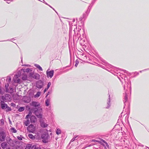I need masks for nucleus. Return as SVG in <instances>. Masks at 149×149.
I'll return each mask as SVG.
<instances>
[{
  "mask_svg": "<svg viewBox=\"0 0 149 149\" xmlns=\"http://www.w3.org/2000/svg\"><path fill=\"white\" fill-rule=\"evenodd\" d=\"M95 53V55L97 58L95 57L94 56V63L97 64L100 67L108 70L115 75H116L115 74L119 73L118 71L115 69L116 68L108 63L105 60L100 57L98 54L96 52Z\"/></svg>",
  "mask_w": 149,
  "mask_h": 149,
  "instance_id": "1",
  "label": "nucleus"
},
{
  "mask_svg": "<svg viewBox=\"0 0 149 149\" xmlns=\"http://www.w3.org/2000/svg\"><path fill=\"white\" fill-rule=\"evenodd\" d=\"M24 73V72L22 71V69L19 71L17 72V74L15 75L13 80L15 82L19 84L21 83L22 82V80L18 78L21 75H22Z\"/></svg>",
  "mask_w": 149,
  "mask_h": 149,
  "instance_id": "2",
  "label": "nucleus"
},
{
  "mask_svg": "<svg viewBox=\"0 0 149 149\" xmlns=\"http://www.w3.org/2000/svg\"><path fill=\"white\" fill-rule=\"evenodd\" d=\"M34 111L33 113L38 118H41L42 117V109L40 107H38V108H34L33 109Z\"/></svg>",
  "mask_w": 149,
  "mask_h": 149,
  "instance_id": "3",
  "label": "nucleus"
},
{
  "mask_svg": "<svg viewBox=\"0 0 149 149\" xmlns=\"http://www.w3.org/2000/svg\"><path fill=\"white\" fill-rule=\"evenodd\" d=\"M2 99L4 101H10L11 100V97L10 95L8 94H6L5 95L4 97L3 96H2Z\"/></svg>",
  "mask_w": 149,
  "mask_h": 149,
  "instance_id": "4",
  "label": "nucleus"
},
{
  "mask_svg": "<svg viewBox=\"0 0 149 149\" xmlns=\"http://www.w3.org/2000/svg\"><path fill=\"white\" fill-rule=\"evenodd\" d=\"M40 126L43 127H45L47 126V124H46V121L45 120L42 118L40 120Z\"/></svg>",
  "mask_w": 149,
  "mask_h": 149,
  "instance_id": "5",
  "label": "nucleus"
},
{
  "mask_svg": "<svg viewBox=\"0 0 149 149\" xmlns=\"http://www.w3.org/2000/svg\"><path fill=\"white\" fill-rule=\"evenodd\" d=\"M30 75V77L36 79H39L40 78V76L38 73H31Z\"/></svg>",
  "mask_w": 149,
  "mask_h": 149,
  "instance_id": "6",
  "label": "nucleus"
},
{
  "mask_svg": "<svg viewBox=\"0 0 149 149\" xmlns=\"http://www.w3.org/2000/svg\"><path fill=\"white\" fill-rule=\"evenodd\" d=\"M27 130L29 132L33 133L36 130V128L33 125L31 124L28 127Z\"/></svg>",
  "mask_w": 149,
  "mask_h": 149,
  "instance_id": "7",
  "label": "nucleus"
},
{
  "mask_svg": "<svg viewBox=\"0 0 149 149\" xmlns=\"http://www.w3.org/2000/svg\"><path fill=\"white\" fill-rule=\"evenodd\" d=\"M54 72V70L49 71V69H48L46 72L47 77L48 78L50 77L51 78H52L53 76Z\"/></svg>",
  "mask_w": 149,
  "mask_h": 149,
  "instance_id": "8",
  "label": "nucleus"
},
{
  "mask_svg": "<svg viewBox=\"0 0 149 149\" xmlns=\"http://www.w3.org/2000/svg\"><path fill=\"white\" fill-rule=\"evenodd\" d=\"M6 134L3 132H0V140L1 141H5L6 138Z\"/></svg>",
  "mask_w": 149,
  "mask_h": 149,
  "instance_id": "9",
  "label": "nucleus"
},
{
  "mask_svg": "<svg viewBox=\"0 0 149 149\" xmlns=\"http://www.w3.org/2000/svg\"><path fill=\"white\" fill-rule=\"evenodd\" d=\"M30 105L33 107H35L36 108H38L40 107V104L39 102L36 101H33L30 103Z\"/></svg>",
  "mask_w": 149,
  "mask_h": 149,
  "instance_id": "10",
  "label": "nucleus"
},
{
  "mask_svg": "<svg viewBox=\"0 0 149 149\" xmlns=\"http://www.w3.org/2000/svg\"><path fill=\"white\" fill-rule=\"evenodd\" d=\"M124 97L123 99V101L124 103V108L125 107V106L127 104H128V102H127V100H128V98L127 97V95L126 92L125 93V94Z\"/></svg>",
  "mask_w": 149,
  "mask_h": 149,
  "instance_id": "11",
  "label": "nucleus"
},
{
  "mask_svg": "<svg viewBox=\"0 0 149 149\" xmlns=\"http://www.w3.org/2000/svg\"><path fill=\"white\" fill-rule=\"evenodd\" d=\"M43 83L41 81H38L36 83V86L37 88H41L43 86Z\"/></svg>",
  "mask_w": 149,
  "mask_h": 149,
  "instance_id": "12",
  "label": "nucleus"
},
{
  "mask_svg": "<svg viewBox=\"0 0 149 149\" xmlns=\"http://www.w3.org/2000/svg\"><path fill=\"white\" fill-rule=\"evenodd\" d=\"M1 107L2 109H5L7 108V105L6 104L4 103L3 101H1Z\"/></svg>",
  "mask_w": 149,
  "mask_h": 149,
  "instance_id": "13",
  "label": "nucleus"
},
{
  "mask_svg": "<svg viewBox=\"0 0 149 149\" xmlns=\"http://www.w3.org/2000/svg\"><path fill=\"white\" fill-rule=\"evenodd\" d=\"M120 74H119V77H118V78L120 80L122 84L123 82L121 81V78L122 79L124 78L126 76V75L123 74H121L120 73Z\"/></svg>",
  "mask_w": 149,
  "mask_h": 149,
  "instance_id": "14",
  "label": "nucleus"
},
{
  "mask_svg": "<svg viewBox=\"0 0 149 149\" xmlns=\"http://www.w3.org/2000/svg\"><path fill=\"white\" fill-rule=\"evenodd\" d=\"M109 98H108V99L107 100V107H106V109L109 108L110 107V106H111V104L110 103V96L109 94Z\"/></svg>",
  "mask_w": 149,
  "mask_h": 149,
  "instance_id": "15",
  "label": "nucleus"
},
{
  "mask_svg": "<svg viewBox=\"0 0 149 149\" xmlns=\"http://www.w3.org/2000/svg\"><path fill=\"white\" fill-rule=\"evenodd\" d=\"M22 71L24 73L25 72L27 73L30 72L32 71V69L27 68L26 69H22Z\"/></svg>",
  "mask_w": 149,
  "mask_h": 149,
  "instance_id": "16",
  "label": "nucleus"
},
{
  "mask_svg": "<svg viewBox=\"0 0 149 149\" xmlns=\"http://www.w3.org/2000/svg\"><path fill=\"white\" fill-rule=\"evenodd\" d=\"M48 134L47 133H45V134H43L41 135V137L43 139H44L45 140L47 139L48 138Z\"/></svg>",
  "mask_w": 149,
  "mask_h": 149,
  "instance_id": "17",
  "label": "nucleus"
},
{
  "mask_svg": "<svg viewBox=\"0 0 149 149\" xmlns=\"http://www.w3.org/2000/svg\"><path fill=\"white\" fill-rule=\"evenodd\" d=\"M13 88L11 87H9L8 89H6V92L8 93H11L13 92Z\"/></svg>",
  "mask_w": 149,
  "mask_h": 149,
  "instance_id": "18",
  "label": "nucleus"
},
{
  "mask_svg": "<svg viewBox=\"0 0 149 149\" xmlns=\"http://www.w3.org/2000/svg\"><path fill=\"white\" fill-rule=\"evenodd\" d=\"M30 120L31 122L34 123L36 121V118L35 116H32L30 117Z\"/></svg>",
  "mask_w": 149,
  "mask_h": 149,
  "instance_id": "19",
  "label": "nucleus"
},
{
  "mask_svg": "<svg viewBox=\"0 0 149 149\" xmlns=\"http://www.w3.org/2000/svg\"><path fill=\"white\" fill-rule=\"evenodd\" d=\"M88 61H87V62L88 63H91V64H93V61H92V59H93V58H92V57L91 56H90L89 57H88Z\"/></svg>",
  "mask_w": 149,
  "mask_h": 149,
  "instance_id": "20",
  "label": "nucleus"
},
{
  "mask_svg": "<svg viewBox=\"0 0 149 149\" xmlns=\"http://www.w3.org/2000/svg\"><path fill=\"white\" fill-rule=\"evenodd\" d=\"M22 79L23 80H27V76L26 74H25L24 73V74L23 75H22Z\"/></svg>",
  "mask_w": 149,
  "mask_h": 149,
  "instance_id": "21",
  "label": "nucleus"
},
{
  "mask_svg": "<svg viewBox=\"0 0 149 149\" xmlns=\"http://www.w3.org/2000/svg\"><path fill=\"white\" fill-rule=\"evenodd\" d=\"M29 138L32 140H34L35 139V137L32 134H29L28 135Z\"/></svg>",
  "mask_w": 149,
  "mask_h": 149,
  "instance_id": "22",
  "label": "nucleus"
},
{
  "mask_svg": "<svg viewBox=\"0 0 149 149\" xmlns=\"http://www.w3.org/2000/svg\"><path fill=\"white\" fill-rule=\"evenodd\" d=\"M24 99H27V100H24V102H26V103H29L30 102V98H29L27 97H24Z\"/></svg>",
  "mask_w": 149,
  "mask_h": 149,
  "instance_id": "23",
  "label": "nucleus"
},
{
  "mask_svg": "<svg viewBox=\"0 0 149 149\" xmlns=\"http://www.w3.org/2000/svg\"><path fill=\"white\" fill-rule=\"evenodd\" d=\"M35 66L37 68H38L40 70L42 71V68L39 65L37 64H35Z\"/></svg>",
  "mask_w": 149,
  "mask_h": 149,
  "instance_id": "24",
  "label": "nucleus"
},
{
  "mask_svg": "<svg viewBox=\"0 0 149 149\" xmlns=\"http://www.w3.org/2000/svg\"><path fill=\"white\" fill-rule=\"evenodd\" d=\"M7 144L5 142H3L2 143L1 145V147L3 148H5Z\"/></svg>",
  "mask_w": 149,
  "mask_h": 149,
  "instance_id": "25",
  "label": "nucleus"
},
{
  "mask_svg": "<svg viewBox=\"0 0 149 149\" xmlns=\"http://www.w3.org/2000/svg\"><path fill=\"white\" fill-rule=\"evenodd\" d=\"M41 93L40 91H38L36 94L34 95V97L35 98L38 97L40 96V95Z\"/></svg>",
  "mask_w": 149,
  "mask_h": 149,
  "instance_id": "26",
  "label": "nucleus"
},
{
  "mask_svg": "<svg viewBox=\"0 0 149 149\" xmlns=\"http://www.w3.org/2000/svg\"><path fill=\"white\" fill-rule=\"evenodd\" d=\"M25 107H21L18 109V111L19 112H22L24 110Z\"/></svg>",
  "mask_w": 149,
  "mask_h": 149,
  "instance_id": "27",
  "label": "nucleus"
},
{
  "mask_svg": "<svg viewBox=\"0 0 149 149\" xmlns=\"http://www.w3.org/2000/svg\"><path fill=\"white\" fill-rule=\"evenodd\" d=\"M4 93V91L3 88L0 86V94L1 95L3 94Z\"/></svg>",
  "mask_w": 149,
  "mask_h": 149,
  "instance_id": "28",
  "label": "nucleus"
},
{
  "mask_svg": "<svg viewBox=\"0 0 149 149\" xmlns=\"http://www.w3.org/2000/svg\"><path fill=\"white\" fill-rule=\"evenodd\" d=\"M50 103V100L49 99H47L45 102V103L46 104V105L47 106H48L49 104Z\"/></svg>",
  "mask_w": 149,
  "mask_h": 149,
  "instance_id": "29",
  "label": "nucleus"
},
{
  "mask_svg": "<svg viewBox=\"0 0 149 149\" xmlns=\"http://www.w3.org/2000/svg\"><path fill=\"white\" fill-rule=\"evenodd\" d=\"M30 123V121L29 120H27L24 122V124L26 126H27Z\"/></svg>",
  "mask_w": 149,
  "mask_h": 149,
  "instance_id": "30",
  "label": "nucleus"
},
{
  "mask_svg": "<svg viewBox=\"0 0 149 149\" xmlns=\"http://www.w3.org/2000/svg\"><path fill=\"white\" fill-rule=\"evenodd\" d=\"M56 134H60L61 133V130L59 129H57L56 131Z\"/></svg>",
  "mask_w": 149,
  "mask_h": 149,
  "instance_id": "31",
  "label": "nucleus"
},
{
  "mask_svg": "<svg viewBox=\"0 0 149 149\" xmlns=\"http://www.w3.org/2000/svg\"><path fill=\"white\" fill-rule=\"evenodd\" d=\"M31 147V144H28L26 146L25 149H30Z\"/></svg>",
  "mask_w": 149,
  "mask_h": 149,
  "instance_id": "32",
  "label": "nucleus"
},
{
  "mask_svg": "<svg viewBox=\"0 0 149 149\" xmlns=\"http://www.w3.org/2000/svg\"><path fill=\"white\" fill-rule=\"evenodd\" d=\"M124 80L125 83H127V84H128V83L127 82L128 80L127 77L126 76H125L124 78Z\"/></svg>",
  "mask_w": 149,
  "mask_h": 149,
  "instance_id": "33",
  "label": "nucleus"
},
{
  "mask_svg": "<svg viewBox=\"0 0 149 149\" xmlns=\"http://www.w3.org/2000/svg\"><path fill=\"white\" fill-rule=\"evenodd\" d=\"M76 64L75 65V66L77 67L79 63V60L77 59L75 61Z\"/></svg>",
  "mask_w": 149,
  "mask_h": 149,
  "instance_id": "34",
  "label": "nucleus"
},
{
  "mask_svg": "<svg viewBox=\"0 0 149 149\" xmlns=\"http://www.w3.org/2000/svg\"><path fill=\"white\" fill-rule=\"evenodd\" d=\"M11 80V78L10 77H7L6 81H8V82H10Z\"/></svg>",
  "mask_w": 149,
  "mask_h": 149,
  "instance_id": "35",
  "label": "nucleus"
},
{
  "mask_svg": "<svg viewBox=\"0 0 149 149\" xmlns=\"http://www.w3.org/2000/svg\"><path fill=\"white\" fill-rule=\"evenodd\" d=\"M11 131L14 133H16L17 132V130L14 128H12L11 129Z\"/></svg>",
  "mask_w": 149,
  "mask_h": 149,
  "instance_id": "36",
  "label": "nucleus"
},
{
  "mask_svg": "<svg viewBox=\"0 0 149 149\" xmlns=\"http://www.w3.org/2000/svg\"><path fill=\"white\" fill-rule=\"evenodd\" d=\"M77 136L73 138L71 140L70 142H72L75 140L76 138L77 137Z\"/></svg>",
  "mask_w": 149,
  "mask_h": 149,
  "instance_id": "37",
  "label": "nucleus"
},
{
  "mask_svg": "<svg viewBox=\"0 0 149 149\" xmlns=\"http://www.w3.org/2000/svg\"><path fill=\"white\" fill-rule=\"evenodd\" d=\"M9 85V84L8 83H7L6 84H5V87L6 89H6H8V87Z\"/></svg>",
  "mask_w": 149,
  "mask_h": 149,
  "instance_id": "38",
  "label": "nucleus"
},
{
  "mask_svg": "<svg viewBox=\"0 0 149 149\" xmlns=\"http://www.w3.org/2000/svg\"><path fill=\"white\" fill-rule=\"evenodd\" d=\"M37 146L33 145L31 147V149H36Z\"/></svg>",
  "mask_w": 149,
  "mask_h": 149,
  "instance_id": "39",
  "label": "nucleus"
},
{
  "mask_svg": "<svg viewBox=\"0 0 149 149\" xmlns=\"http://www.w3.org/2000/svg\"><path fill=\"white\" fill-rule=\"evenodd\" d=\"M81 58H82V60H84V61L87 59V57L86 56H84V57H81Z\"/></svg>",
  "mask_w": 149,
  "mask_h": 149,
  "instance_id": "40",
  "label": "nucleus"
},
{
  "mask_svg": "<svg viewBox=\"0 0 149 149\" xmlns=\"http://www.w3.org/2000/svg\"><path fill=\"white\" fill-rule=\"evenodd\" d=\"M51 85V83L50 82H49L48 84H47V88H49V87Z\"/></svg>",
  "mask_w": 149,
  "mask_h": 149,
  "instance_id": "41",
  "label": "nucleus"
},
{
  "mask_svg": "<svg viewBox=\"0 0 149 149\" xmlns=\"http://www.w3.org/2000/svg\"><path fill=\"white\" fill-rule=\"evenodd\" d=\"M95 142H97L98 143H100V141H99L94 140V143ZM94 145H95L94 143Z\"/></svg>",
  "mask_w": 149,
  "mask_h": 149,
  "instance_id": "42",
  "label": "nucleus"
},
{
  "mask_svg": "<svg viewBox=\"0 0 149 149\" xmlns=\"http://www.w3.org/2000/svg\"><path fill=\"white\" fill-rule=\"evenodd\" d=\"M30 117V116L29 115V114H28L26 116V118H29Z\"/></svg>",
  "mask_w": 149,
  "mask_h": 149,
  "instance_id": "43",
  "label": "nucleus"
},
{
  "mask_svg": "<svg viewBox=\"0 0 149 149\" xmlns=\"http://www.w3.org/2000/svg\"><path fill=\"white\" fill-rule=\"evenodd\" d=\"M17 138L19 140H22V138L19 136H17Z\"/></svg>",
  "mask_w": 149,
  "mask_h": 149,
  "instance_id": "44",
  "label": "nucleus"
},
{
  "mask_svg": "<svg viewBox=\"0 0 149 149\" xmlns=\"http://www.w3.org/2000/svg\"><path fill=\"white\" fill-rule=\"evenodd\" d=\"M51 91H49V92H48L47 93V96H46V97H47V96H48V95H49L50 94H51Z\"/></svg>",
  "mask_w": 149,
  "mask_h": 149,
  "instance_id": "45",
  "label": "nucleus"
},
{
  "mask_svg": "<svg viewBox=\"0 0 149 149\" xmlns=\"http://www.w3.org/2000/svg\"><path fill=\"white\" fill-rule=\"evenodd\" d=\"M36 149H41V148L39 146H37Z\"/></svg>",
  "mask_w": 149,
  "mask_h": 149,
  "instance_id": "46",
  "label": "nucleus"
},
{
  "mask_svg": "<svg viewBox=\"0 0 149 149\" xmlns=\"http://www.w3.org/2000/svg\"><path fill=\"white\" fill-rule=\"evenodd\" d=\"M105 144L106 145V146H107V147L108 148H109V145H108V143L107 142L105 143Z\"/></svg>",
  "mask_w": 149,
  "mask_h": 149,
  "instance_id": "47",
  "label": "nucleus"
},
{
  "mask_svg": "<svg viewBox=\"0 0 149 149\" xmlns=\"http://www.w3.org/2000/svg\"><path fill=\"white\" fill-rule=\"evenodd\" d=\"M48 88H45L44 90V92L45 93L46 91H47L48 90Z\"/></svg>",
  "mask_w": 149,
  "mask_h": 149,
  "instance_id": "48",
  "label": "nucleus"
},
{
  "mask_svg": "<svg viewBox=\"0 0 149 149\" xmlns=\"http://www.w3.org/2000/svg\"><path fill=\"white\" fill-rule=\"evenodd\" d=\"M101 141L104 143L105 144L107 143V142L104 140L102 139Z\"/></svg>",
  "mask_w": 149,
  "mask_h": 149,
  "instance_id": "49",
  "label": "nucleus"
},
{
  "mask_svg": "<svg viewBox=\"0 0 149 149\" xmlns=\"http://www.w3.org/2000/svg\"><path fill=\"white\" fill-rule=\"evenodd\" d=\"M24 65L25 66H27L29 67H30V65Z\"/></svg>",
  "mask_w": 149,
  "mask_h": 149,
  "instance_id": "50",
  "label": "nucleus"
},
{
  "mask_svg": "<svg viewBox=\"0 0 149 149\" xmlns=\"http://www.w3.org/2000/svg\"><path fill=\"white\" fill-rule=\"evenodd\" d=\"M102 145H103V146H104V148H105V149H107L106 147V146H105V145H104V144H102Z\"/></svg>",
  "mask_w": 149,
  "mask_h": 149,
  "instance_id": "51",
  "label": "nucleus"
},
{
  "mask_svg": "<svg viewBox=\"0 0 149 149\" xmlns=\"http://www.w3.org/2000/svg\"><path fill=\"white\" fill-rule=\"evenodd\" d=\"M31 112H30L28 114H29V115L30 116L31 115Z\"/></svg>",
  "mask_w": 149,
  "mask_h": 149,
  "instance_id": "52",
  "label": "nucleus"
},
{
  "mask_svg": "<svg viewBox=\"0 0 149 149\" xmlns=\"http://www.w3.org/2000/svg\"><path fill=\"white\" fill-rule=\"evenodd\" d=\"M124 71V72L125 73H127V71L126 70H125Z\"/></svg>",
  "mask_w": 149,
  "mask_h": 149,
  "instance_id": "53",
  "label": "nucleus"
},
{
  "mask_svg": "<svg viewBox=\"0 0 149 149\" xmlns=\"http://www.w3.org/2000/svg\"><path fill=\"white\" fill-rule=\"evenodd\" d=\"M149 70V69H145V70H143L142 71H145V70Z\"/></svg>",
  "mask_w": 149,
  "mask_h": 149,
  "instance_id": "54",
  "label": "nucleus"
},
{
  "mask_svg": "<svg viewBox=\"0 0 149 149\" xmlns=\"http://www.w3.org/2000/svg\"><path fill=\"white\" fill-rule=\"evenodd\" d=\"M7 3H10V1H8L7 2Z\"/></svg>",
  "mask_w": 149,
  "mask_h": 149,
  "instance_id": "55",
  "label": "nucleus"
},
{
  "mask_svg": "<svg viewBox=\"0 0 149 149\" xmlns=\"http://www.w3.org/2000/svg\"><path fill=\"white\" fill-rule=\"evenodd\" d=\"M8 110H10V108L9 107H8Z\"/></svg>",
  "mask_w": 149,
  "mask_h": 149,
  "instance_id": "56",
  "label": "nucleus"
},
{
  "mask_svg": "<svg viewBox=\"0 0 149 149\" xmlns=\"http://www.w3.org/2000/svg\"><path fill=\"white\" fill-rule=\"evenodd\" d=\"M125 86L124 85V90L125 89Z\"/></svg>",
  "mask_w": 149,
  "mask_h": 149,
  "instance_id": "57",
  "label": "nucleus"
},
{
  "mask_svg": "<svg viewBox=\"0 0 149 149\" xmlns=\"http://www.w3.org/2000/svg\"><path fill=\"white\" fill-rule=\"evenodd\" d=\"M141 146H142V147H143V145H141Z\"/></svg>",
  "mask_w": 149,
  "mask_h": 149,
  "instance_id": "58",
  "label": "nucleus"
},
{
  "mask_svg": "<svg viewBox=\"0 0 149 149\" xmlns=\"http://www.w3.org/2000/svg\"><path fill=\"white\" fill-rule=\"evenodd\" d=\"M142 71H140V72H142Z\"/></svg>",
  "mask_w": 149,
  "mask_h": 149,
  "instance_id": "59",
  "label": "nucleus"
},
{
  "mask_svg": "<svg viewBox=\"0 0 149 149\" xmlns=\"http://www.w3.org/2000/svg\"><path fill=\"white\" fill-rule=\"evenodd\" d=\"M137 73L138 74H139V72H137Z\"/></svg>",
  "mask_w": 149,
  "mask_h": 149,
  "instance_id": "60",
  "label": "nucleus"
},
{
  "mask_svg": "<svg viewBox=\"0 0 149 149\" xmlns=\"http://www.w3.org/2000/svg\"><path fill=\"white\" fill-rule=\"evenodd\" d=\"M82 56H83V54H82Z\"/></svg>",
  "mask_w": 149,
  "mask_h": 149,
  "instance_id": "61",
  "label": "nucleus"
}]
</instances>
